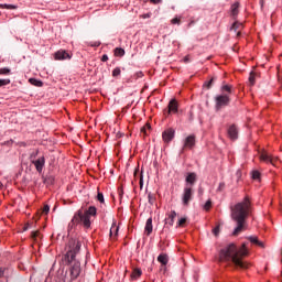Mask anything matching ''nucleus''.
<instances>
[{"mask_svg": "<svg viewBox=\"0 0 282 282\" xmlns=\"http://www.w3.org/2000/svg\"><path fill=\"white\" fill-rule=\"evenodd\" d=\"M151 17V14L147 13L143 15V19H149Z\"/></svg>", "mask_w": 282, "mask_h": 282, "instance_id": "nucleus-53", "label": "nucleus"}, {"mask_svg": "<svg viewBox=\"0 0 282 282\" xmlns=\"http://www.w3.org/2000/svg\"><path fill=\"white\" fill-rule=\"evenodd\" d=\"M124 55V48L117 47L115 48V56L122 57Z\"/></svg>", "mask_w": 282, "mask_h": 282, "instance_id": "nucleus-29", "label": "nucleus"}, {"mask_svg": "<svg viewBox=\"0 0 282 282\" xmlns=\"http://www.w3.org/2000/svg\"><path fill=\"white\" fill-rule=\"evenodd\" d=\"M3 274H6V269L0 267V279H1V276H3Z\"/></svg>", "mask_w": 282, "mask_h": 282, "instance_id": "nucleus-51", "label": "nucleus"}, {"mask_svg": "<svg viewBox=\"0 0 282 282\" xmlns=\"http://www.w3.org/2000/svg\"><path fill=\"white\" fill-rule=\"evenodd\" d=\"M243 257H248V248L242 243L240 248L237 245L230 243L219 251V263H234L240 270H248L250 263L243 261Z\"/></svg>", "mask_w": 282, "mask_h": 282, "instance_id": "nucleus-1", "label": "nucleus"}, {"mask_svg": "<svg viewBox=\"0 0 282 282\" xmlns=\"http://www.w3.org/2000/svg\"><path fill=\"white\" fill-rule=\"evenodd\" d=\"M101 61H102V63H107V61H109V56L107 54H104L101 56Z\"/></svg>", "mask_w": 282, "mask_h": 282, "instance_id": "nucleus-45", "label": "nucleus"}, {"mask_svg": "<svg viewBox=\"0 0 282 282\" xmlns=\"http://www.w3.org/2000/svg\"><path fill=\"white\" fill-rule=\"evenodd\" d=\"M240 28H243V24H241L239 22H235L232 24V26L230 28V30H232L234 32H237V30H240Z\"/></svg>", "mask_w": 282, "mask_h": 282, "instance_id": "nucleus-28", "label": "nucleus"}, {"mask_svg": "<svg viewBox=\"0 0 282 282\" xmlns=\"http://www.w3.org/2000/svg\"><path fill=\"white\" fill-rule=\"evenodd\" d=\"M212 207H213V202L207 200L204 205V210L208 212V210H210Z\"/></svg>", "mask_w": 282, "mask_h": 282, "instance_id": "nucleus-34", "label": "nucleus"}, {"mask_svg": "<svg viewBox=\"0 0 282 282\" xmlns=\"http://www.w3.org/2000/svg\"><path fill=\"white\" fill-rule=\"evenodd\" d=\"M50 210V205H44L42 213H47Z\"/></svg>", "mask_w": 282, "mask_h": 282, "instance_id": "nucleus-49", "label": "nucleus"}, {"mask_svg": "<svg viewBox=\"0 0 282 282\" xmlns=\"http://www.w3.org/2000/svg\"><path fill=\"white\" fill-rule=\"evenodd\" d=\"M212 232L215 237H219V232H221V223H218Z\"/></svg>", "mask_w": 282, "mask_h": 282, "instance_id": "nucleus-26", "label": "nucleus"}, {"mask_svg": "<svg viewBox=\"0 0 282 282\" xmlns=\"http://www.w3.org/2000/svg\"><path fill=\"white\" fill-rule=\"evenodd\" d=\"M248 239L250 240L251 243H254L256 246H259L260 248L264 247L263 242L259 241V238L256 236H250Z\"/></svg>", "mask_w": 282, "mask_h": 282, "instance_id": "nucleus-19", "label": "nucleus"}, {"mask_svg": "<svg viewBox=\"0 0 282 282\" xmlns=\"http://www.w3.org/2000/svg\"><path fill=\"white\" fill-rule=\"evenodd\" d=\"M137 76L142 77V72L137 73Z\"/></svg>", "mask_w": 282, "mask_h": 282, "instance_id": "nucleus-54", "label": "nucleus"}, {"mask_svg": "<svg viewBox=\"0 0 282 282\" xmlns=\"http://www.w3.org/2000/svg\"><path fill=\"white\" fill-rule=\"evenodd\" d=\"M232 213H251L252 204L248 196L245 197L243 202L236 204L231 207Z\"/></svg>", "mask_w": 282, "mask_h": 282, "instance_id": "nucleus-5", "label": "nucleus"}, {"mask_svg": "<svg viewBox=\"0 0 282 282\" xmlns=\"http://www.w3.org/2000/svg\"><path fill=\"white\" fill-rule=\"evenodd\" d=\"M33 219H34V221L40 220V219H41V215H40V214H35V215L33 216Z\"/></svg>", "mask_w": 282, "mask_h": 282, "instance_id": "nucleus-50", "label": "nucleus"}, {"mask_svg": "<svg viewBox=\"0 0 282 282\" xmlns=\"http://www.w3.org/2000/svg\"><path fill=\"white\" fill-rule=\"evenodd\" d=\"M216 100V111L223 109V107H228L230 105V97L228 95H219L215 98Z\"/></svg>", "mask_w": 282, "mask_h": 282, "instance_id": "nucleus-7", "label": "nucleus"}, {"mask_svg": "<svg viewBox=\"0 0 282 282\" xmlns=\"http://www.w3.org/2000/svg\"><path fill=\"white\" fill-rule=\"evenodd\" d=\"M259 158L261 162L272 164V166H276L279 164V156H273L272 154L268 153V151H262Z\"/></svg>", "mask_w": 282, "mask_h": 282, "instance_id": "nucleus-6", "label": "nucleus"}, {"mask_svg": "<svg viewBox=\"0 0 282 282\" xmlns=\"http://www.w3.org/2000/svg\"><path fill=\"white\" fill-rule=\"evenodd\" d=\"M261 173L259 171H253L252 172V180H260Z\"/></svg>", "mask_w": 282, "mask_h": 282, "instance_id": "nucleus-36", "label": "nucleus"}, {"mask_svg": "<svg viewBox=\"0 0 282 282\" xmlns=\"http://www.w3.org/2000/svg\"><path fill=\"white\" fill-rule=\"evenodd\" d=\"M77 252H80V241L70 240L68 242V251L64 257L65 261L67 263H72V261H75Z\"/></svg>", "mask_w": 282, "mask_h": 282, "instance_id": "nucleus-4", "label": "nucleus"}, {"mask_svg": "<svg viewBox=\"0 0 282 282\" xmlns=\"http://www.w3.org/2000/svg\"><path fill=\"white\" fill-rule=\"evenodd\" d=\"M32 164H34L37 173H43V169L45 166V156H40L37 160H32Z\"/></svg>", "mask_w": 282, "mask_h": 282, "instance_id": "nucleus-10", "label": "nucleus"}, {"mask_svg": "<svg viewBox=\"0 0 282 282\" xmlns=\"http://www.w3.org/2000/svg\"><path fill=\"white\" fill-rule=\"evenodd\" d=\"M113 232H115V237L118 235V227L112 226L110 228V237H113Z\"/></svg>", "mask_w": 282, "mask_h": 282, "instance_id": "nucleus-37", "label": "nucleus"}, {"mask_svg": "<svg viewBox=\"0 0 282 282\" xmlns=\"http://www.w3.org/2000/svg\"><path fill=\"white\" fill-rule=\"evenodd\" d=\"M144 230H145L148 237H149V235H151V232H153V218L152 217L148 218V220L145 223Z\"/></svg>", "mask_w": 282, "mask_h": 282, "instance_id": "nucleus-17", "label": "nucleus"}, {"mask_svg": "<svg viewBox=\"0 0 282 282\" xmlns=\"http://www.w3.org/2000/svg\"><path fill=\"white\" fill-rule=\"evenodd\" d=\"M231 14L232 17H237L239 14V2H235L231 6Z\"/></svg>", "mask_w": 282, "mask_h": 282, "instance_id": "nucleus-22", "label": "nucleus"}, {"mask_svg": "<svg viewBox=\"0 0 282 282\" xmlns=\"http://www.w3.org/2000/svg\"><path fill=\"white\" fill-rule=\"evenodd\" d=\"M240 34H241V32H238V33H237V36H239Z\"/></svg>", "mask_w": 282, "mask_h": 282, "instance_id": "nucleus-55", "label": "nucleus"}, {"mask_svg": "<svg viewBox=\"0 0 282 282\" xmlns=\"http://www.w3.org/2000/svg\"><path fill=\"white\" fill-rule=\"evenodd\" d=\"M186 221H188V218L183 217L178 220L177 226H180V228H184V226H186Z\"/></svg>", "mask_w": 282, "mask_h": 282, "instance_id": "nucleus-32", "label": "nucleus"}, {"mask_svg": "<svg viewBox=\"0 0 282 282\" xmlns=\"http://www.w3.org/2000/svg\"><path fill=\"white\" fill-rule=\"evenodd\" d=\"M158 262L163 264V265H166V263H169V256L166 254H160L158 257Z\"/></svg>", "mask_w": 282, "mask_h": 282, "instance_id": "nucleus-20", "label": "nucleus"}, {"mask_svg": "<svg viewBox=\"0 0 282 282\" xmlns=\"http://www.w3.org/2000/svg\"><path fill=\"white\" fill-rule=\"evenodd\" d=\"M24 230H28V227H24Z\"/></svg>", "mask_w": 282, "mask_h": 282, "instance_id": "nucleus-58", "label": "nucleus"}, {"mask_svg": "<svg viewBox=\"0 0 282 282\" xmlns=\"http://www.w3.org/2000/svg\"><path fill=\"white\" fill-rule=\"evenodd\" d=\"M231 219L237 224L232 235L237 237L239 232H243L246 230V221L248 219V214L246 213H232Z\"/></svg>", "mask_w": 282, "mask_h": 282, "instance_id": "nucleus-3", "label": "nucleus"}, {"mask_svg": "<svg viewBox=\"0 0 282 282\" xmlns=\"http://www.w3.org/2000/svg\"><path fill=\"white\" fill-rule=\"evenodd\" d=\"M40 232L39 231H32V239H36L39 237Z\"/></svg>", "mask_w": 282, "mask_h": 282, "instance_id": "nucleus-48", "label": "nucleus"}, {"mask_svg": "<svg viewBox=\"0 0 282 282\" xmlns=\"http://www.w3.org/2000/svg\"><path fill=\"white\" fill-rule=\"evenodd\" d=\"M97 200L100 203V208L101 210H106L105 209V195L101 192H98L97 194Z\"/></svg>", "mask_w": 282, "mask_h": 282, "instance_id": "nucleus-18", "label": "nucleus"}, {"mask_svg": "<svg viewBox=\"0 0 282 282\" xmlns=\"http://www.w3.org/2000/svg\"><path fill=\"white\" fill-rule=\"evenodd\" d=\"M278 78H279V80H281V75H279V77H278Z\"/></svg>", "mask_w": 282, "mask_h": 282, "instance_id": "nucleus-56", "label": "nucleus"}, {"mask_svg": "<svg viewBox=\"0 0 282 282\" xmlns=\"http://www.w3.org/2000/svg\"><path fill=\"white\" fill-rule=\"evenodd\" d=\"M140 276H142V270L140 269H134L131 273V279L132 280H137L140 279Z\"/></svg>", "mask_w": 282, "mask_h": 282, "instance_id": "nucleus-21", "label": "nucleus"}, {"mask_svg": "<svg viewBox=\"0 0 282 282\" xmlns=\"http://www.w3.org/2000/svg\"><path fill=\"white\" fill-rule=\"evenodd\" d=\"M228 137L230 138V140H237L238 135H239V130H237V126L232 124L228 128Z\"/></svg>", "mask_w": 282, "mask_h": 282, "instance_id": "nucleus-14", "label": "nucleus"}, {"mask_svg": "<svg viewBox=\"0 0 282 282\" xmlns=\"http://www.w3.org/2000/svg\"><path fill=\"white\" fill-rule=\"evenodd\" d=\"M29 83H31V85H34V87H43V82L36 78H30Z\"/></svg>", "mask_w": 282, "mask_h": 282, "instance_id": "nucleus-24", "label": "nucleus"}, {"mask_svg": "<svg viewBox=\"0 0 282 282\" xmlns=\"http://www.w3.org/2000/svg\"><path fill=\"white\" fill-rule=\"evenodd\" d=\"M36 155H39V150H36L35 152H33L31 154V162H32V160H36Z\"/></svg>", "mask_w": 282, "mask_h": 282, "instance_id": "nucleus-44", "label": "nucleus"}, {"mask_svg": "<svg viewBox=\"0 0 282 282\" xmlns=\"http://www.w3.org/2000/svg\"><path fill=\"white\" fill-rule=\"evenodd\" d=\"M91 217H96V213H77L69 223V227L83 226L84 228H91Z\"/></svg>", "mask_w": 282, "mask_h": 282, "instance_id": "nucleus-2", "label": "nucleus"}, {"mask_svg": "<svg viewBox=\"0 0 282 282\" xmlns=\"http://www.w3.org/2000/svg\"><path fill=\"white\" fill-rule=\"evenodd\" d=\"M162 138L164 140V142H171V140H173V138H175V130L173 129H167L163 132Z\"/></svg>", "mask_w": 282, "mask_h": 282, "instance_id": "nucleus-13", "label": "nucleus"}, {"mask_svg": "<svg viewBox=\"0 0 282 282\" xmlns=\"http://www.w3.org/2000/svg\"><path fill=\"white\" fill-rule=\"evenodd\" d=\"M173 219H175V214H170L167 219V224H170V226H173Z\"/></svg>", "mask_w": 282, "mask_h": 282, "instance_id": "nucleus-40", "label": "nucleus"}, {"mask_svg": "<svg viewBox=\"0 0 282 282\" xmlns=\"http://www.w3.org/2000/svg\"><path fill=\"white\" fill-rule=\"evenodd\" d=\"M53 210H56V206H55V207H53Z\"/></svg>", "mask_w": 282, "mask_h": 282, "instance_id": "nucleus-57", "label": "nucleus"}, {"mask_svg": "<svg viewBox=\"0 0 282 282\" xmlns=\"http://www.w3.org/2000/svg\"><path fill=\"white\" fill-rule=\"evenodd\" d=\"M134 177H139L140 182V187L142 188V186L144 185V178L142 176V173H140L138 170L134 171Z\"/></svg>", "mask_w": 282, "mask_h": 282, "instance_id": "nucleus-25", "label": "nucleus"}, {"mask_svg": "<svg viewBox=\"0 0 282 282\" xmlns=\"http://www.w3.org/2000/svg\"><path fill=\"white\" fill-rule=\"evenodd\" d=\"M0 8H6V10H17L14 4H0Z\"/></svg>", "mask_w": 282, "mask_h": 282, "instance_id": "nucleus-33", "label": "nucleus"}, {"mask_svg": "<svg viewBox=\"0 0 282 282\" xmlns=\"http://www.w3.org/2000/svg\"><path fill=\"white\" fill-rule=\"evenodd\" d=\"M226 188V183H219L217 191L221 192Z\"/></svg>", "mask_w": 282, "mask_h": 282, "instance_id": "nucleus-41", "label": "nucleus"}, {"mask_svg": "<svg viewBox=\"0 0 282 282\" xmlns=\"http://www.w3.org/2000/svg\"><path fill=\"white\" fill-rule=\"evenodd\" d=\"M254 83H257V73L251 72L249 75V84L252 86H254Z\"/></svg>", "mask_w": 282, "mask_h": 282, "instance_id": "nucleus-23", "label": "nucleus"}, {"mask_svg": "<svg viewBox=\"0 0 282 282\" xmlns=\"http://www.w3.org/2000/svg\"><path fill=\"white\" fill-rule=\"evenodd\" d=\"M185 182L189 184V186H195V182H197V174L195 172L187 173Z\"/></svg>", "mask_w": 282, "mask_h": 282, "instance_id": "nucleus-15", "label": "nucleus"}, {"mask_svg": "<svg viewBox=\"0 0 282 282\" xmlns=\"http://www.w3.org/2000/svg\"><path fill=\"white\" fill-rule=\"evenodd\" d=\"M0 186H2V184L0 183Z\"/></svg>", "mask_w": 282, "mask_h": 282, "instance_id": "nucleus-59", "label": "nucleus"}, {"mask_svg": "<svg viewBox=\"0 0 282 282\" xmlns=\"http://www.w3.org/2000/svg\"><path fill=\"white\" fill-rule=\"evenodd\" d=\"M193 147H195V135H188L185 139L183 149H192Z\"/></svg>", "mask_w": 282, "mask_h": 282, "instance_id": "nucleus-16", "label": "nucleus"}, {"mask_svg": "<svg viewBox=\"0 0 282 282\" xmlns=\"http://www.w3.org/2000/svg\"><path fill=\"white\" fill-rule=\"evenodd\" d=\"M182 200L184 206H188V204L193 200V188L191 187L184 188Z\"/></svg>", "mask_w": 282, "mask_h": 282, "instance_id": "nucleus-8", "label": "nucleus"}, {"mask_svg": "<svg viewBox=\"0 0 282 282\" xmlns=\"http://www.w3.org/2000/svg\"><path fill=\"white\" fill-rule=\"evenodd\" d=\"M97 210L96 206H90L86 213H97Z\"/></svg>", "mask_w": 282, "mask_h": 282, "instance_id": "nucleus-43", "label": "nucleus"}, {"mask_svg": "<svg viewBox=\"0 0 282 282\" xmlns=\"http://www.w3.org/2000/svg\"><path fill=\"white\" fill-rule=\"evenodd\" d=\"M172 23H173L174 25H175V24L180 25V19H178V18L172 19Z\"/></svg>", "mask_w": 282, "mask_h": 282, "instance_id": "nucleus-47", "label": "nucleus"}, {"mask_svg": "<svg viewBox=\"0 0 282 282\" xmlns=\"http://www.w3.org/2000/svg\"><path fill=\"white\" fill-rule=\"evenodd\" d=\"M149 204H154L155 203V196L153 194L148 195Z\"/></svg>", "mask_w": 282, "mask_h": 282, "instance_id": "nucleus-39", "label": "nucleus"}, {"mask_svg": "<svg viewBox=\"0 0 282 282\" xmlns=\"http://www.w3.org/2000/svg\"><path fill=\"white\" fill-rule=\"evenodd\" d=\"M10 68L4 67V68H0V76H10Z\"/></svg>", "mask_w": 282, "mask_h": 282, "instance_id": "nucleus-27", "label": "nucleus"}, {"mask_svg": "<svg viewBox=\"0 0 282 282\" xmlns=\"http://www.w3.org/2000/svg\"><path fill=\"white\" fill-rule=\"evenodd\" d=\"M6 85H10V79H0V87H6Z\"/></svg>", "mask_w": 282, "mask_h": 282, "instance_id": "nucleus-38", "label": "nucleus"}, {"mask_svg": "<svg viewBox=\"0 0 282 282\" xmlns=\"http://www.w3.org/2000/svg\"><path fill=\"white\" fill-rule=\"evenodd\" d=\"M223 91H227L228 94H231L232 93V87L230 85H225L223 86Z\"/></svg>", "mask_w": 282, "mask_h": 282, "instance_id": "nucleus-35", "label": "nucleus"}, {"mask_svg": "<svg viewBox=\"0 0 282 282\" xmlns=\"http://www.w3.org/2000/svg\"><path fill=\"white\" fill-rule=\"evenodd\" d=\"M162 0H151V3L158 4L160 3Z\"/></svg>", "mask_w": 282, "mask_h": 282, "instance_id": "nucleus-52", "label": "nucleus"}, {"mask_svg": "<svg viewBox=\"0 0 282 282\" xmlns=\"http://www.w3.org/2000/svg\"><path fill=\"white\" fill-rule=\"evenodd\" d=\"M171 113H177V100L172 99L169 102L167 110H164V116H171Z\"/></svg>", "mask_w": 282, "mask_h": 282, "instance_id": "nucleus-9", "label": "nucleus"}, {"mask_svg": "<svg viewBox=\"0 0 282 282\" xmlns=\"http://www.w3.org/2000/svg\"><path fill=\"white\" fill-rule=\"evenodd\" d=\"M80 275V262H75L70 268V276L72 279H78Z\"/></svg>", "mask_w": 282, "mask_h": 282, "instance_id": "nucleus-11", "label": "nucleus"}, {"mask_svg": "<svg viewBox=\"0 0 282 282\" xmlns=\"http://www.w3.org/2000/svg\"><path fill=\"white\" fill-rule=\"evenodd\" d=\"M120 74H122V70L120 69V67H116V68L112 70V77H113V78H118V76H120Z\"/></svg>", "mask_w": 282, "mask_h": 282, "instance_id": "nucleus-30", "label": "nucleus"}, {"mask_svg": "<svg viewBox=\"0 0 282 282\" xmlns=\"http://www.w3.org/2000/svg\"><path fill=\"white\" fill-rule=\"evenodd\" d=\"M215 79H210L207 84H206V87H207V89H210V87H213V82H214Z\"/></svg>", "mask_w": 282, "mask_h": 282, "instance_id": "nucleus-46", "label": "nucleus"}, {"mask_svg": "<svg viewBox=\"0 0 282 282\" xmlns=\"http://www.w3.org/2000/svg\"><path fill=\"white\" fill-rule=\"evenodd\" d=\"M150 129H151V124L147 123L141 128V133H143V135H148L147 131H150Z\"/></svg>", "mask_w": 282, "mask_h": 282, "instance_id": "nucleus-31", "label": "nucleus"}, {"mask_svg": "<svg viewBox=\"0 0 282 282\" xmlns=\"http://www.w3.org/2000/svg\"><path fill=\"white\" fill-rule=\"evenodd\" d=\"M118 195H119L120 199H122V196L124 195V191L122 189V187L118 188Z\"/></svg>", "mask_w": 282, "mask_h": 282, "instance_id": "nucleus-42", "label": "nucleus"}, {"mask_svg": "<svg viewBox=\"0 0 282 282\" xmlns=\"http://www.w3.org/2000/svg\"><path fill=\"white\" fill-rule=\"evenodd\" d=\"M69 58H72V55L66 51H57L55 53V61H69Z\"/></svg>", "mask_w": 282, "mask_h": 282, "instance_id": "nucleus-12", "label": "nucleus"}]
</instances>
